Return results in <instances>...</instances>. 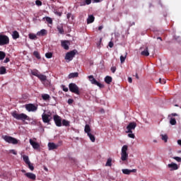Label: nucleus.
<instances>
[{"instance_id":"obj_5","label":"nucleus","mask_w":181,"mask_h":181,"mask_svg":"<svg viewBox=\"0 0 181 181\" xmlns=\"http://www.w3.org/2000/svg\"><path fill=\"white\" fill-rule=\"evenodd\" d=\"M10 43V39L8 36L3 34H0V46L7 45Z\"/></svg>"},{"instance_id":"obj_52","label":"nucleus","mask_w":181,"mask_h":181,"mask_svg":"<svg viewBox=\"0 0 181 181\" xmlns=\"http://www.w3.org/2000/svg\"><path fill=\"white\" fill-rule=\"evenodd\" d=\"M67 103H68L69 105L73 104L74 103V99H72V98L68 99Z\"/></svg>"},{"instance_id":"obj_59","label":"nucleus","mask_w":181,"mask_h":181,"mask_svg":"<svg viewBox=\"0 0 181 181\" xmlns=\"http://www.w3.org/2000/svg\"><path fill=\"white\" fill-rule=\"evenodd\" d=\"M103 29V25H100V26L98 27V30L99 31H101Z\"/></svg>"},{"instance_id":"obj_6","label":"nucleus","mask_w":181,"mask_h":181,"mask_svg":"<svg viewBox=\"0 0 181 181\" xmlns=\"http://www.w3.org/2000/svg\"><path fill=\"white\" fill-rule=\"evenodd\" d=\"M52 113L50 114H47L45 112H43L42 114V122L45 124H50V122L52 121Z\"/></svg>"},{"instance_id":"obj_14","label":"nucleus","mask_w":181,"mask_h":181,"mask_svg":"<svg viewBox=\"0 0 181 181\" xmlns=\"http://www.w3.org/2000/svg\"><path fill=\"white\" fill-rule=\"evenodd\" d=\"M49 151H53L55 149H58L59 147V144H55V143H48L47 144Z\"/></svg>"},{"instance_id":"obj_1","label":"nucleus","mask_w":181,"mask_h":181,"mask_svg":"<svg viewBox=\"0 0 181 181\" xmlns=\"http://www.w3.org/2000/svg\"><path fill=\"white\" fill-rule=\"evenodd\" d=\"M11 115L14 119L21 120L23 122H25L26 120L30 121V117L25 113H18L16 112H13L11 113Z\"/></svg>"},{"instance_id":"obj_15","label":"nucleus","mask_w":181,"mask_h":181,"mask_svg":"<svg viewBox=\"0 0 181 181\" xmlns=\"http://www.w3.org/2000/svg\"><path fill=\"white\" fill-rule=\"evenodd\" d=\"M29 142L34 149H39L40 148L39 143H37L36 141H33L32 139H30Z\"/></svg>"},{"instance_id":"obj_34","label":"nucleus","mask_w":181,"mask_h":181,"mask_svg":"<svg viewBox=\"0 0 181 181\" xmlns=\"http://www.w3.org/2000/svg\"><path fill=\"white\" fill-rule=\"evenodd\" d=\"M43 19H45L46 22L48 23L50 25H52L53 20L50 17H45Z\"/></svg>"},{"instance_id":"obj_45","label":"nucleus","mask_w":181,"mask_h":181,"mask_svg":"<svg viewBox=\"0 0 181 181\" xmlns=\"http://www.w3.org/2000/svg\"><path fill=\"white\" fill-rule=\"evenodd\" d=\"M35 4L37 6H42V2L40 0H36L35 1Z\"/></svg>"},{"instance_id":"obj_11","label":"nucleus","mask_w":181,"mask_h":181,"mask_svg":"<svg viewBox=\"0 0 181 181\" xmlns=\"http://www.w3.org/2000/svg\"><path fill=\"white\" fill-rule=\"evenodd\" d=\"M53 119L57 127H61L62 126V119L59 115H54L53 116Z\"/></svg>"},{"instance_id":"obj_28","label":"nucleus","mask_w":181,"mask_h":181,"mask_svg":"<svg viewBox=\"0 0 181 181\" xmlns=\"http://www.w3.org/2000/svg\"><path fill=\"white\" fill-rule=\"evenodd\" d=\"M42 98L43 100L47 101L50 99V95L49 94L45 93L42 95Z\"/></svg>"},{"instance_id":"obj_58","label":"nucleus","mask_w":181,"mask_h":181,"mask_svg":"<svg viewBox=\"0 0 181 181\" xmlns=\"http://www.w3.org/2000/svg\"><path fill=\"white\" fill-rule=\"evenodd\" d=\"M94 3H100L103 1V0H93Z\"/></svg>"},{"instance_id":"obj_9","label":"nucleus","mask_w":181,"mask_h":181,"mask_svg":"<svg viewBox=\"0 0 181 181\" xmlns=\"http://www.w3.org/2000/svg\"><path fill=\"white\" fill-rule=\"evenodd\" d=\"M88 78L92 84L95 85V86H98L99 88H103V85L101 83L98 82L94 78L93 75H90L88 76Z\"/></svg>"},{"instance_id":"obj_23","label":"nucleus","mask_w":181,"mask_h":181,"mask_svg":"<svg viewBox=\"0 0 181 181\" xmlns=\"http://www.w3.org/2000/svg\"><path fill=\"white\" fill-rule=\"evenodd\" d=\"M31 74L38 78L41 73L37 69H33L31 71Z\"/></svg>"},{"instance_id":"obj_63","label":"nucleus","mask_w":181,"mask_h":181,"mask_svg":"<svg viewBox=\"0 0 181 181\" xmlns=\"http://www.w3.org/2000/svg\"><path fill=\"white\" fill-rule=\"evenodd\" d=\"M157 40H160V41H162V37H157Z\"/></svg>"},{"instance_id":"obj_39","label":"nucleus","mask_w":181,"mask_h":181,"mask_svg":"<svg viewBox=\"0 0 181 181\" xmlns=\"http://www.w3.org/2000/svg\"><path fill=\"white\" fill-rule=\"evenodd\" d=\"M52 57H53V53H52V52H47V53L45 54V57H46L47 59H52Z\"/></svg>"},{"instance_id":"obj_48","label":"nucleus","mask_w":181,"mask_h":181,"mask_svg":"<svg viewBox=\"0 0 181 181\" xmlns=\"http://www.w3.org/2000/svg\"><path fill=\"white\" fill-rule=\"evenodd\" d=\"M159 83L161 84H166V80L165 79H162V78H159Z\"/></svg>"},{"instance_id":"obj_30","label":"nucleus","mask_w":181,"mask_h":181,"mask_svg":"<svg viewBox=\"0 0 181 181\" xmlns=\"http://www.w3.org/2000/svg\"><path fill=\"white\" fill-rule=\"evenodd\" d=\"M45 86L48 87L51 84V81L47 78L42 83Z\"/></svg>"},{"instance_id":"obj_25","label":"nucleus","mask_w":181,"mask_h":181,"mask_svg":"<svg viewBox=\"0 0 181 181\" xmlns=\"http://www.w3.org/2000/svg\"><path fill=\"white\" fill-rule=\"evenodd\" d=\"M105 82L107 84H110L112 82V77L110 76H106L105 78Z\"/></svg>"},{"instance_id":"obj_33","label":"nucleus","mask_w":181,"mask_h":181,"mask_svg":"<svg viewBox=\"0 0 181 181\" xmlns=\"http://www.w3.org/2000/svg\"><path fill=\"white\" fill-rule=\"evenodd\" d=\"M33 56H35V58H37V59H41L40 54L39 53L38 51H34L33 52Z\"/></svg>"},{"instance_id":"obj_19","label":"nucleus","mask_w":181,"mask_h":181,"mask_svg":"<svg viewBox=\"0 0 181 181\" xmlns=\"http://www.w3.org/2000/svg\"><path fill=\"white\" fill-rule=\"evenodd\" d=\"M95 16L93 15H89L87 18V24H91L95 21Z\"/></svg>"},{"instance_id":"obj_31","label":"nucleus","mask_w":181,"mask_h":181,"mask_svg":"<svg viewBox=\"0 0 181 181\" xmlns=\"http://www.w3.org/2000/svg\"><path fill=\"white\" fill-rule=\"evenodd\" d=\"M87 135L89 137L91 142H95V136H93V134H92V133H89Z\"/></svg>"},{"instance_id":"obj_4","label":"nucleus","mask_w":181,"mask_h":181,"mask_svg":"<svg viewBox=\"0 0 181 181\" xmlns=\"http://www.w3.org/2000/svg\"><path fill=\"white\" fill-rule=\"evenodd\" d=\"M69 88L70 92L75 93L78 95H80L79 87L75 83H70L69 84Z\"/></svg>"},{"instance_id":"obj_22","label":"nucleus","mask_w":181,"mask_h":181,"mask_svg":"<svg viewBox=\"0 0 181 181\" xmlns=\"http://www.w3.org/2000/svg\"><path fill=\"white\" fill-rule=\"evenodd\" d=\"M57 31L59 32V34L61 35H64L65 34V31L64 30V27L62 25H58L57 27Z\"/></svg>"},{"instance_id":"obj_40","label":"nucleus","mask_w":181,"mask_h":181,"mask_svg":"<svg viewBox=\"0 0 181 181\" xmlns=\"http://www.w3.org/2000/svg\"><path fill=\"white\" fill-rule=\"evenodd\" d=\"M170 124L171 125H176V119H175V118H173V117L170 118Z\"/></svg>"},{"instance_id":"obj_62","label":"nucleus","mask_w":181,"mask_h":181,"mask_svg":"<svg viewBox=\"0 0 181 181\" xmlns=\"http://www.w3.org/2000/svg\"><path fill=\"white\" fill-rule=\"evenodd\" d=\"M100 112H101V113H105V110H104V109H101V110H100Z\"/></svg>"},{"instance_id":"obj_41","label":"nucleus","mask_w":181,"mask_h":181,"mask_svg":"<svg viewBox=\"0 0 181 181\" xmlns=\"http://www.w3.org/2000/svg\"><path fill=\"white\" fill-rule=\"evenodd\" d=\"M112 160L111 158H108L107 160V163L105 164V166L111 167L112 166Z\"/></svg>"},{"instance_id":"obj_29","label":"nucleus","mask_w":181,"mask_h":181,"mask_svg":"<svg viewBox=\"0 0 181 181\" xmlns=\"http://www.w3.org/2000/svg\"><path fill=\"white\" fill-rule=\"evenodd\" d=\"M23 160L26 165L30 163L28 156H23Z\"/></svg>"},{"instance_id":"obj_57","label":"nucleus","mask_w":181,"mask_h":181,"mask_svg":"<svg viewBox=\"0 0 181 181\" xmlns=\"http://www.w3.org/2000/svg\"><path fill=\"white\" fill-rule=\"evenodd\" d=\"M128 81H129V83H132L133 82L132 78V77H129L128 78Z\"/></svg>"},{"instance_id":"obj_27","label":"nucleus","mask_w":181,"mask_h":181,"mask_svg":"<svg viewBox=\"0 0 181 181\" xmlns=\"http://www.w3.org/2000/svg\"><path fill=\"white\" fill-rule=\"evenodd\" d=\"M38 78L40 80L41 83L46 81V79L47 78V76L44 75L42 74H40V75H39Z\"/></svg>"},{"instance_id":"obj_54","label":"nucleus","mask_w":181,"mask_h":181,"mask_svg":"<svg viewBox=\"0 0 181 181\" xmlns=\"http://www.w3.org/2000/svg\"><path fill=\"white\" fill-rule=\"evenodd\" d=\"M102 42H103V37H100L99 42L97 43V47H100L101 45Z\"/></svg>"},{"instance_id":"obj_32","label":"nucleus","mask_w":181,"mask_h":181,"mask_svg":"<svg viewBox=\"0 0 181 181\" xmlns=\"http://www.w3.org/2000/svg\"><path fill=\"white\" fill-rule=\"evenodd\" d=\"M6 73V69L5 66H1L0 67V74L1 75H4Z\"/></svg>"},{"instance_id":"obj_16","label":"nucleus","mask_w":181,"mask_h":181,"mask_svg":"<svg viewBox=\"0 0 181 181\" xmlns=\"http://www.w3.org/2000/svg\"><path fill=\"white\" fill-rule=\"evenodd\" d=\"M168 167L170 168V171L177 170L179 169V165L176 164V163H171L168 165Z\"/></svg>"},{"instance_id":"obj_2","label":"nucleus","mask_w":181,"mask_h":181,"mask_svg":"<svg viewBox=\"0 0 181 181\" xmlns=\"http://www.w3.org/2000/svg\"><path fill=\"white\" fill-rule=\"evenodd\" d=\"M128 146L124 145L122 147V153H121V160L126 161L128 160L129 154L127 153Z\"/></svg>"},{"instance_id":"obj_60","label":"nucleus","mask_w":181,"mask_h":181,"mask_svg":"<svg viewBox=\"0 0 181 181\" xmlns=\"http://www.w3.org/2000/svg\"><path fill=\"white\" fill-rule=\"evenodd\" d=\"M171 115L173 117H177V113H172Z\"/></svg>"},{"instance_id":"obj_20","label":"nucleus","mask_w":181,"mask_h":181,"mask_svg":"<svg viewBox=\"0 0 181 181\" xmlns=\"http://www.w3.org/2000/svg\"><path fill=\"white\" fill-rule=\"evenodd\" d=\"M47 35V31L45 29H42L37 33V36H45Z\"/></svg>"},{"instance_id":"obj_3","label":"nucleus","mask_w":181,"mask_h":181,"mask_svg":"<svg viewBox=\"0 0 181 181\" xmlns=\"http://www.w3.org/2000/svg\"><path fill=\"white\" fill-rule=\"evenodd\" d=\"M2 139L8 144L13 145H17L18 144V140L15 139V137H11V136H2Z\"/></svg>"},{"instance_id":"obj_7","label":"nucleus","mask_w":181,"mask_h":181,"mask_svg":"<svg viewBox=\"0 0 181 181\" xmlns=\"http://www.w3.org/2000/svg\"><path fill=\"white\" fill-rule=\"evenodd\" d=\"M76 53H77L76 49H74L70 52H68L65 55V59L69 60V62L72 61L74 59V58L75 57Z\"/></svg>"},{"instance_id":"obj_12","label":"nucleus","mask_w":181,"mask_h":181,"mask_svg":"<svg viewBox=\"0 0 181 181\" xmlns=\"http://www.w3.org/2000/svg\"><path fill=\"white\" fill-rule=\"evenodd\" d=\"M71 45V42L69 40H62L61 46L65 50H69V46Z\"/></svg>"},{"instance_id":"obj_49","label":"nucleus","mask_w":181,"mask_h":181,"mask_svg":"<svg viewBox=\"0 0 181 181\" xmlns=\"http://www.w3.org/2000/svg\"><path fill=\"white\" fill-rule=\"evenodd\" d=\"M110 70H111L112 73L115 74L117 71V67L116 66H112L110 68Z\"/></svg>"},{"instance_id":"obj_47","label":"nucleus","mask_w":181,"mask_h":181,"mask_svg":"<svg viewBox=\"0 0 181 181\" xmlns=\"http://www.w3.org/2000/svg\"><path fill=\"white\" fill-rule=\"evenodd\" d=\"M128 136L133 139H134L136 138V136H135V134H134V133H129Z\"/></svg>"},{"instance_id":"obj_35","label":"nucleus","mask_w":181,"mask_h":181,"mask_svg":"<svg viewBox=\"0 0 181 181\" xmlns=\"http://www.w3.org/2000/svg\"><path fill=\"white\" fill-rule=\"evenodd\" d=\"M6 54L4 51H0V60H4Z\"/></svg>"},{"instance_id":"obj_38","label":"nucleus","mask_w":181,"mask_h":181,"mask_svg":"<svg viewBox=\"0 0 181 181\" xmlns=\"http://www.w3.org/2000/svg\"><path fill=\"white\" fill-rule=\"evenodd\" d=\"M161 139L164 141L165 143L168 142V136L167 134H161Z\"/></svg>"},{"instance_id":"obj_21","label":"nucleus","mask_w":181,"mask_h":181,"mask_svg":"<svg viewBox=\"0 0 181 181\" xmlns=\"http://www.w3.org/2000/svg\"><path fill=\"white\" fill-rule=\"evenodd\" d=\"M20 37L19 33L17 30H14L12 33V38L13 40H17Z\"/></svg>"},{"instance_id":"obj_13","label":"nucleus","mask_w":181,"mask_h":181,"mask_svg":"<svg viewBox=\"0 0 181 181\" xmlns=\"http://www.w3.org/2000/svg\"><path fill=\"white\" fill-rule=\"evenodd\" d=\"M140 50H142L141 52V56L149 57V49H148V47H145V48H144V47H141L140 48Z\"/></svg>"},{"instance_id":"obj_8","label":"nucleus","mask_w":181,"mask_h":181,"mask_svg":"<svg viewBox=\"0 0 181 181\" xmlns=\"http://www.w3.org/2000/svg\"><path fill=\"white\" fill-rule=\"evenodd\" d=\"M25 107V110L29 112H36L38 109V107L33 103L26 104Z\"/></svg>"},{"instance_id":"obj_24","label":"nucleus","mask_w":181,"mask_h":181,"mask_svg":"<svg viewBox=\"0 0 181 181\" xmlns=\"http://www.w3.org/2000/svg\"><path fill=\"white\" fill-rule=\"evenodd\" d=\"M79 76L78 72H73V73H70L69 74V78H78Z\"/></svg>"},{"instance_id":"obj_37","label":"nucleus","mask_w":181,"mask_h":181,"mask_svg":"<svg viewBox=\"0 0 181 181\" xmlns=\"http://www.w3.org/2000/svg\"><path fill=\"white\" fill-rule=\"evenodd\" d=\"M92 3V0H84V2L81 4V6L90 5Z\"/></svg>"},{"instance_id":"obj_56","label":"nucleus","mask_w":181,"mask_h":181,"mask_svg":"<svg viewBox=\"0 0 181 181\" xmlns=\"http://www.w3.org/2000/svg\"><path fill=\"white\" fill-rule=\"evenodd\" d=\"M71 16H72L71 13H68L66 15L67 19L69 20L71 18Z\"/></svg>"},{"instance_id":"obj_42","label":"nucleus","mask_w":181,"mask_h":181,"mask_svg":"<svg viewBox=\"0 0 181 181\" xmlns=\"http://www.w3.org/2000/svg\"><path fill=\"white\" fill-rule=\"evenodd\" d=\"M126 59H127V55L125 56H123V55H121L120 56V62L122 64L124 63L125 61H126Z\"/></svg>"},{"instance_id":"obj_53","label":"nucleus","mask_w":181,"mask_h":181,"mask_svg":"<svg viewBox=\"0 0 181 181\" xmlns=\"http://www.w3.org/2000/svg\"><path fill=\"white\" fill-rule=\"evenodd\" d=\"M9 153H12L13 155H17L18 154V153H17V151H16V150H9Z\"/></svg>"},{"instance_id":"obj_44","label":"nucleus","mask_w":181,"mask_h":181,"mask_svg":"<svg viewBox=\"0 0 181 181\" xmlns=\"http://www.w3.org/2000/svg\"><path fill=\"white\" fill-rule=\"evenodd\" d=\"M28 166V168L31 170L33 171L35 170L33 164H31V163H29L27 164Z\"/></svg>"},{"instance_id":"obj_26","label":"nucleus","mask_w":181,"mask_h":181,"mask_svg":"<svg viewBox=\"0 0 181 181\" xmlns=\"http://www.w3.org/2000/svg\"><path fill=\"white\" fill-rule=\"evenodd\" d=\"M84 132H85V133L87 134V135H88V134H91V133H90V132H91V128H90V126L89 124H86V125H85Z\"/></svg>"},{"instance_id":"obj_18","label":"nucleus","mask_w":181,"mask_h":181,"mask_svg":"<svg viewBox=\"0 0 181 181\" xmlns=\"http://www.w3.org/2000/svg\"><path fill=\"white\" fill-rule=\"evenodd\" d=\"M122 173L124 175H130L132 173H136V170L134 169V170H129L128 168H124L123 170H122Z\"/></svg>"},{"instance_id":"obj_50","label":"nucleus","mask_w":181,"mask_h":181,"mask_svg":"<svg viewBox=\"0 0 181 181\" xmlns=\"http://www.w3.org/2000/svg\"><path fill=\"white\" fill-rule=\"evenodd\" d=\"M174 160H175L177 162L180 163L181 162V158L180 157H173Z\"/></svg>"},{"instance_id":"obj_17","label":"nucleus","mask_w":181,"mask_h":181,"mask_svg":"<svg viewBox=\"0 0 181 181\" xmlns=\"http://www.w3.org/2000/svg\"><path fill=\"white\" fill-rule=\"evenodd\" d=\"M25 176L32 180H36V175L33 173H25Z\"/></svg>"},{"instance_id":"obj_46","label":"nucleus","mask_w":181,"mask_h":181,"mask_svg":"<svg viewBox=\"0 0 181 181\" xmlns=\"http://www.w3.org/2000/svg\"><path fill=\"white\" fill-rule=\"evenodd\" d=\"M62 88L63 91H64V92L69 91V88L66 87L65 85H62Z\"/></svg>"},{"instance_id":"obj_51","label":"nucleus","mask_w":181,"mask_h":181,"mask_svg":"<svg viewBox=\"0 0 181 181\" xmlns=\"http://www.w3.org/2000/svg\"><path fill=\"white\" fill-rule=\"evenodd\" d=\"M108 46H109L110 48H113L114 42L112 41L109 42Z\"/></svg>"},{"instance_id":"obj_61","label":"nucleus","mask_w":181,"mask_h":181,"mask_svg":"<svg viewBox=\"0 0 181 181\" xmlns=\"http://www.w3.org/2000/svg\"><path fill=\"white\" fill-rule=\"evenodd\" d=\"M178 145L181 146V140H177Z\"/></svg>"},{"instance_id":"obj_43","label":"nucleus","mask_w":181,"mask_h":181,"mask_svg":"<svg viewBox=\"0 0 181 181\" xmlns=\"http://www.w3.org/2000/svg\"><path fill=\"white\" fill-rule=\"evenodd\" d=\"M29 38L30 40H36L37 39V35L33 33L29 34Z\"/></svg>"},{"instance_id":"obj_10","label":"nucleus","mask_w":181,"mask_h":181,"mask_svg":"<svg viewBox=\"0 0 181 181\" xmlns=\"http://www.w3.org/2000/svg\"><path fill=\"white\" fill-rule=\"evenodd\" d=\"M136 128V122H132L127 126L126 133H133L132 130H135Z\"/></svg>"},{"instance_id":"obj_55","label":"nucleus","mask_w":181,"mask_h":181,"mask_svg":"<svg viewBox=\"0 0 181 181\" xmlns=\"http://www.w3.org/2000/svg\"><path fill=\"white\" fill-rule=\"evenodd\" d=\"M10 62V59L8 57H6V59L4 61V63L7 64Z\"/></svg>"},{"instance_id":"obj_64","label":"nucleus","mask_w":181,"mask_h":181,"mask_svg":"<svg viewBox=\"0 0 181 181\" xmlns=\"http://www.w3.org/2000/svg\"><path fill=\"white\" fill-rule=\"evenodd\" d=\"M57 15H58L59 16H62V13L59 12V13H57Z\"/></svg>"},{"instance_id":"obj_36","label":"nucleus","mask_w":181,"mask_h":181,"mask_svg":"<svg viewBox=\"0 0 181 181\" xmlns=\"http://www.w3.org/2000/svg\"><path fill=\"white\" fill-rule=\"evenodd\" d=\"M62 125L65 127H69L70 125V122L66 119L62 120Z\"/></svg>"}]
</instances>
